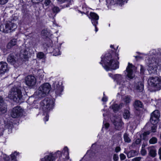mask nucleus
Returning <instances> with one entry per match:
<instances>
[{"label": "nucleus", "mask_w": 161, "mask_h": 161, "mask_svg": "<svg viewBox=\"0 0 161 161\" xmlns=\"http://www.w3.org/2000/svg\"><path fill=\"white\" fill-rule=\"evenodd\" d=\"M118 54H117V60L112 58L110 53L106 54L105 56L101 57V61L100 64L102 65L103 67L107 70L110 69L115 70L119 68V62L117 60L119 59Z\"/></svg>", "instance_id": "1"}, {"label": "nucleus", "mask_w": 161, "mask_h": 161, "mask_svg": "<svg viewBox=\"0 0 161 161\" xmlns=\"http://www.w3.org/2000/svg\"><path fill=\"white\" fill-rule=\"evenodd\" d=\"M22 97L21 89L19 88L16 87L12 88L8 95L9 98L16 103H19Z\"/></svg>", "instance_id": "2"}, {"label": "nucleus", "mask_w": 161, "mask_h": 161, "mask_svg": "<svg viewBox=\"0 0 161 161\" xmlns=\"http://www.w3.org/2000/svg\"><path fill=\"white\" fill-rule=\"evenodd\" d=\"M54 100L48 98H45L40 103L44 113H48L52 110L54 106Z\"/></svg>", "instance_id": "3"}, {"label": "nucleus", "mask_w": 161, "mask_h": 161, "mask_svg": "<svg viewBox=\"0 0 161 161\" xmlns=\"http://www.w3.org/2000/svg\"><path fill=\"white\" fill-rule=\"evenodd\" d=\"M51 86L48 83H46L42 85L39 88L37 95L39 97H45L49 92Z\"/></svg>", "instance_id": "4"}, {"label": "nucleus", "mask_w": 161, "mask_h": 161, "mask_svg": "<svg viewBox=\"0 0 161 161\" xmlns=\"http://www.w3.org/2000/svg\"><path fill=\"white\" fill-rule=\"evenodd\" d=\"M16 28L17 25L14 23L8 22L5 25H1L0 31L3 32L8 33L14 31Z\"/></svg>", "instance_id": "5"}, {"label": "nucleus", "mask_w": 161, "mask_h": 161, "mask_svg": "<svg viewBox=\"0 0 161 161\" xmlns=\"http://www.w3.org/2000/svg\"><path fill=\"white\" fill-rule=\"evenodd\" d=\"M148 85L155 89L156 90L160 89L161 84L160 80L157 77H150L148 80Z\"/></svg>", "instance_id": "6"}, {"label": "nucleus", "mask_w": 161, "mask_h": 161, "mask_svg": "<svg viewBox=\"0 0 161 161\" xmlns=\"http://www.w3.org/2000/svg\"><path fill=\"white\" fill-rule=\"evenodd\" d=\"M111 121L113 123L115 128L118 130L121 129L123 123L121 121V117L120 115H114L111 118Z\"/></svg>", "instance_id": "7"}, {"label": "nucleus", "mask_w": 161, "mask_h": 161, "mask_svg": "<svg viewBox=\"0 0 161 161\" xmlns=\"http://www.w3.org/2000/svg\"><path fill=\"white\" fill-rule=\"evenodd\" d=\"M23 110L20 106H17L14 107L11 113L12 118H16L19 117L22 114Z\"/></svg>", "instance_id": "8"}, {"label": "nucleus", "mask_w": 161, "mask_h": 161, "mask_svg": "<svg viewBox=\"0 0 161 161\" xmlns=\"http://www.w3.org/2000/svg\"><path fill=\"white\" fill-rule=\"evenodd\" d=\"M113 79L117 82L118 84L119 85V88L121 89L124 87L125 86V84H124L125 81L122 75L120 74L114 75Z\"/></svg>", "instance_id": "9"}, {"label": "nucleus", "mask_w": 161, "mask_h": 161, "mask_svg": "<svg viewBox=\"0 0 161 161\" xmlns=\"http://www.w3.org/2000/svg\"><path fill=\"white\" fill-rule=\"evenodd\" d=\"M54 90L57 96H60L63 91L62 84L60 85L58 82H55L53 83Z\"/></svg>", "instance_id": "10"}, {"label": "nucleus", "mask_w": 161, "mask_h": 161, "mask_svg": "<svg viewBox=\"0 0 161 161\" xmlns=\"http://www.w3.org/2000/svg\"><path fill=\"white\" fill-rule=\"evenodd\" d=\"M25 80L26 85L30 86H34L36 83V79L35 77L31 75H29L26 77Z\"/></svg>", "instance_id": "11"}, {"label": "nucleus", "mask_w": 161, "mask_h": 161, "mask_svg": "<svg viewBox=\"0 0 161 161\" xmlns=\"http://www.w3.org/2000/svg\"><path fill=\"white\" fill-rule=\"evenodd\" d=\"M8 65L6 62H0V76H1L5 73L8 71Z\"/></svg>", "instance_id": "12"}, {"label": "nucleus", "mask_w": 161, "mask_h": 161, "mask_svg": "<svg viewBox=\"0 0 161 161\" xmlns=\"http://www.w3.org/2000/svg\"><path fill=\"white\" fill-rule=\"evenodd\" d=\"M7 106L4 103L3 99L0 96V114L5 113L7 110Z\"/></svg>", "instance_id": "13"}, {"label": "nucleus", "mask_w": 161, "mask_h": 161, "mask_svg": "<svg viewBox=\"0 0 161 161\" xmlns=\"http://www.w3.org/2000/svg\"><path fill=\"white\" fill-rule=\"evenodd\" d=\"M132 67L133 65L132 64L129 63L126 69L127 76L130 79H132L134 76L133 72Z\"/></svg>", "instance_id": "14"}, {"label": "nucleus", "mask_w": 161, "mask_h": 161, "mask_svg": "<svg viewBox=\"0 0 161 161\" xmlns=\"http://www.w3.org/2000/svg\"><path fill=\"white\" fill-rule=\"evenodd\" d=\"M89 18L91 19V22L93 25H95V24H98L99 16L96 13L91 12Z\"/></svg>", "instance_id": "15"}, {"label": "nucleus", "mask_w": 161, "mask_h": 161, "mask_svg": "<svg viewBox=\"0 0 161 161\" xmlns=\"http://www.w3.org/2000/svg\"><path fill=\"white\" fill-rule=\"evenodd\" d=\"M148 151V154L151 157L154 158L156 155V150L155 147L152 146L149 147L147 148Z\"/></svg>", "instance_id": "16"}, {"label": "nucleus", "mask_w": 161, "mask_h": 161, "mask_svg": "<svg viewBox=\"0 0 161 161\" xmlns=\"http://www.w3.org/2000/svg\"><path fill=\"white\" fill-rule=\"evenodd\" d=\"M55 158L52 153H50L45 156L42 158L40 161H54Z\"/></svg>", "instance_id": "17"}, {"label": "nucleus", "mask_w": 161, "mask_h": 161, "mask_svg": "<svg viewBox=\"0 0 161 161\" xmlns=\"http://www.w3.org/2000/svg\"><path fill=\"white\" fill-rule=\"evenodd\" d=\"M7 60L8 63L11 64H14L16 61L14 57V53H10L7 58Z\"/></svg>", "instance_id": "18"}, {"label": "nucleus", "mask_w": 161, "mask_h": 161, "mask_svg": "<svg viewBox=\"0 0 161 161\" xmlns=\"http://www.w3.org/2000/svg\"><path fill=\"white\" fill-rule=\"evenodd\" d=\"M124 105V104L123 103H120L119 105L117 104H115L113 105L112 106V107L114 111L116 112L122 108L123 107Z\"/></svg>", "instance_id": "19"}, {"label": "nucleus", "mask_w": 161, "mask_h": 161, "mask_svg": "<svg viewBox=\"0 0 161 161\" xmlns=\"http://www.w3.org/2000/svg\"><path fill=\"white\" fill-rule=\"evenodd\" d=\"M124 153L127 154V157L129 158L135 156L137 152L135 150H132L129 152L125 151Z\"/></svg>", "instance_id": "20"}, {"label": "nucleus", "mask_w": 161, "mask_h": 161, "mask_svg": "<svg viewBox=\"0 0 161 161\" xmlns=\"http://www.w3.org/2000/svg\"><path fill=\"white\" fill-rule=\"evenodd\" d=\"M136 88L138 92H142L144 89V85L142 82H138L136 85Z\"/></svg>", "instance_id": "21"}, {"label": "nucleus", "mask_w": 161, "mask_h": 161, "mask_svg": "<svg viewBox=\"0 0 161 161\" xmlns=\"http://www.w3.org/2000/svg\"><path fill=\"white\" fill-rule=\"evenodd\" d=\"M134 106L136 110H138L139 108H142L143 105L140 101L136 100L134 103Z\"/></svg>", "instance_id": "22"}, {"label": "nucleus", "mask_w": 161, "mask_h": 161, "mask_svg": "<svg viewBox=\"0 0 161 161\" xmlns=\"http://www.w3.org/2000/svg\"><path fill=\"white\" fill-rule=\"evenodd\" d=\"M128 0H112L111 3L112 4H115L116 3L119 4H123V3L125 2H127Z\"/></svg>", "instance_id": "23"}, {"label": "nucleus", "mask_w": 161, "mask_h": 161, "mask_svg": "<svg viewBox=\"0 0 161 161\" xmlns=\"http://www.w3.org/2000/svg\"><path fill=\"white\" fill-rule=\"evenodd\" d=\"M159 120V119H158L154 117L153 116H151L150 119V121L151 123L153 125H156L158 122Z\"/></svg>", "instance_id": "24"}, {"label": "nucleus", "mask_w": 161, "mask_h": 161, "mask_svg": "<svg viewBox=\"0 0 161 161\" xmlns=\"http://www.w3.org/2000/svg\"><path fill=\"white\" fill-rule=\"evenodd\" d=\"M150 133V132L149 131L145 132L142 134L140 135V137L142 139L144 140H148V139L147 137V136Z\"/></svg>", "instance_id": "25"}, {"label": "nucleus", "mask_w": 161, "mask_h": 161, "mask_svg": "<svg viewBox=\"0 0 161 161\" xmlns=\"http://www.w3.org/2000/svg\"><path fill=\"white\" fill-rule=\"evenodd\" d=\"M151 116H153L158 119H159L160 114L158 110H155L153 111L151 114Z\"/></svg>", "instance_id": "26"}, {"label": "nucleus", "mask_w": 161, "mask_h": 161, "mask_svg": "<svg viewBox=\"0 0 161 161\" xmlns=\"http://www.w3.org/2000/svg\"><path fill=\"white\" fill-rule=\"evenodd\" d=\"M20 53L25 58H27V55L28 54V51L26 48H24L20 51Z\"/></svg>", "instance_id": "27"}, {"label": "nucleus", "mask_w": 161, "mask_h": 161, "mask_svg": "<svg viewBox=\"0 0 161 161\" xmlns=\"http://www.w3.org/2000/svg\"><path fill=\"white\" fill-rule=\"evenodd\" d=\"M124 139L125 142L130 143L131 140L129 136V135L127 133H125L124 135Z\"/></svg>", "instance_id": "28"}, {"label": "nucleus", "mask_w": 161, "mask_h": 161, "mask_svg": "<svg viewBox=\"0 0 161 161\" xmlns=\"http://www.w3.org/2000/svg\"><path fill=\"white\" fill-rule=\"evenodd\" d=\"M123 116L125 119H128L130 116V113L128 110H125L123 113Z\"/></svg>", "instance_id": "29"}, {"label": "nucleus", "mask_w": 161, "mask_h": 161, "mask_svg": "<svg viewBox=\"0 0 161 161\" xmlns=\"http://www.w3.org/2000/svg\"><path fill=\"white\" fill-rule=\"evenodd\" d=\"M62 153H64V155L65 156V157H67V159H68L69 152V149L67 147H65Z\"/></svg>", "instance_id": "30"}, {"label": "nucleus", "mask_w": 161, "mask_h": 161, "mask_svg": "<svg viewBox=\"0 0 161 161\" xmlns=\"http://www.w3.org/2000/svg\"><path fill=\"white\" fill-rule=\"evenodd\" d=\"M43 71L41 70H38L37 73V76L40 79H42L44 77Z\"/></svg>", "instance_id": "31"}, {"label": "nucleus", "mask_w": 161, "mask_h": 161, "mask_svg": "<svg viewBox=\"0 0 161 161\" xmlns=\"http://www.w3.org/2000/svg\"><path fill=\"white\" fill-rule=\"evenodd\" d=\"M53 49V50L52 52L53 53L54 56H57L59 55L60 54V53L59 49L58 48L56 47V48Z\"/></svg>", "instance_id": "32"}, {"label": "nucleus", "mask_w": 161, "mask_h": 161, "mask_svg": "<svg viewBox=\"0 0 161 161\" xmlns=\"http://www.w3.org/2000/svg\"><path fill=\"white\" fill-rule=\"evenodd\" d=\"M52 10L53 11V12L54 13H55V15L59 12L60 11V9L58 7L55 6H53L52 8Z\"/></svg>", "instance_id": "33"}, {"label": "nucleus", "mask_w": 161, "mask_h": 161, "mask_svg": "<svg viewBox=\"0 0 161 161\" xmlns=\"http://www.w3.org/2000/svg\"><path fill=\"white\" fill-rule=\"evenodd\" d=\"M131 100V97L129 96H126L124 97V101L125 102L126 104L130 103Z\"/></svg>", "instance_id": "34"}, {"label": "nucleus", "mask_w": 161, "mask_h": 161, "mask_svg": "<svg viewBox=\"0 0 161 161\" xmlns=\"http://www.w3.org/2000/svg\"><path fill=\"white\" fill-rule=\"evenodd\" d=\"M18 154V153L15 151L11 155V158L12 161H15V160L16 159V156Z\"/></svg>", "instance_id": "35"}, {"label": "nucleus", "mask_w": 161, "mask_h": 161, "mask_svg": "<svg viewBox=\"0 0 161 161\" xmlns=\"http://www.w3.org/2000/svg\"><path fill=\"white\" fill-rule=\"evenodd\" d=\"M157 142V139L155 137H153L149 141V142L151 144H154Z\"/></svg>", "instance_id": "36"}, {"label": "nucleus", "mask_w": 161, "mask_h": 161, "mask_svg": "<svg viewBox=\"0 0 161 161\" xmlns=\"http://www.w3.org/2000/svg\"><path fill=\"white\" fill-rule=\"evenodd\" d=\"M44 54L42 52H40L38 53L37 55V58L40 59H42L44 57Z\"/></svg>", "instance_id": "37"}, {"label": "nucleus", "mask_w": 161, "mask_h": 161, "mask_svg": "<svg viewBox=\"0 0 161 161\" xmlns=\"http://www.w3.org/2000/svg\"><path fill=\"white\" fill-rule=\"evenodd\" d=\"M157 128V126L156 125H153L151 127V130L152 132H155L156 131V129Z\"/></svg>", "instance_id": "38"}, {"label": "nucleus", "mask_w": 161, "mask_h": 161, "mask_svg": "<svg viewBox=\"0 0 161 161\" xmlns=\"http://www.w3.org/2000/svg\"><path fill=\"white\" fill-rule=\"evenodd\" d=\"M16 40L15 39H14L11 40L9 42L11 43L12 45L14 46L16 44Z\"/></svg>", "instance_id": "39"}, {"label": "nucleus", "mask_w": 161, "mask_h": 161, "mask_svg": "<svg viewBox=\"0 0 161 161\" xmlns=\"http://www.w3.org/2000/svg\"><path fill=\"white\" fill-rule=\"evenodd\" d=\"M51 3L50 0H45L44 1V3L46 6L49 5Z\"/></svg>", "instance_id": "40"}, {"label": "nucleus", "mask_w": 161, "mask_h": 161, "mask_svg": "<svg viewBox=\"0 0 161 161\" xmlns=\"http://www.w3.org/2000/svg\"><path fill=\"white\" fill-rule=\"evenodd\" d=\"M113 159L114 161H118L119 157L118 154H114L113 155Z\"/></svg>", "instance_id": "41"}, {"label": "nucleus", "mask_w": 161, "mask_h": 161, "mask_svg": "<svg viewBox=\"0 0 161 161\" xmlns=\"http://www.w3.org/2000/svg\"><path fill=\"white\" fill-rule=\"evenodd\" d=\"M108 100L107 97L105 96L104 93H103V97L102 99V101L104 103L106 102Z\"/></svg>", "instance_id": "42"}, {"label": "nucleus", "mask_w": 161, "mask_h": 161, "mask_svg": "<svg viewBox=\"0 0 161 161\" xmlns=\"http://www.w3.org/2000/svg\"><path fill=\"white\" fill-rule=\"evenodd\" d=\"M120 158L121 160H123L126 158V156L123 154L121 153L119 155Z\"/></svg>", "instance_id": "43"}, {"label": "nucleus", "mask_w": 161, "mask_h": 161, "mask_svg": "<svg viewBox=\"0 0 161 161\" xmlns=\"http://www.w3.org/2000/svg\"><path fill=\"white\" fill-rule=\"evenodd\" d=\"M141 159V157H137L133 158L132 161H140Z\"/></svg>", "instance_id": "44"}, {"label": "nucleus", "mask_w": 161, "mask_h": 161, "mask_svg": "<svg viewBox=\"0 0 161 161\" xmlns=\"http://www.w3.org/2000/svg\"><path fill=\"white\" fill-rule=\"evenodd\" d=\"M8 0H0V4L3 5L7 3Z\"/></svg>", "instance_id": "45"}, {"label": "nucleus", "mask_w": 161, "mask_h": 161, "mask_svg": "<svg viewBox=\"0 0 161 161\" xmlns=\"http://www.w3.org/2000/svg\"><path fill=\"white\" fill-rule=\"evenodd\" d=\"M43 0H31L32 2L35 3H38L40 2H42Z\"/></svg>", "instance_id": "46"}, {"label": "nucleus", "mask_w": 161, "mask_h": 161, "mask_svg": "<svg viewBox=\"0 0 161 161\" xmlns=\"http://www.w3.org/2000/svg\"><path fill=\"white\" fill-rule=\"evenodd\" d=\"M141 139L138 138L135 141L137 145H138L141 142Z\"/></svg>", "instance_id": "47"}, {"label": "nucleus", "mask_w": 161, "mask_h": 161, "mask_svg": "<svg viewBox=\"0 0 161 161\" xmlns=\"http://www.w3.org/2000/svg\"><path fill=\"white\" fill-rule=\"evenodd\" d=\"M121 148L120 147H117L115 148V152L117 153L120 151Z\"/></svg>", "instance_id": "48"}, {"label": "nucleus", "mask_w": 161, "mask_h": 161, "mask_svg": "<svg viewBox=\"0 0 161 161\" xmlns=\"http://www.w3.org/2000/svg\"><path fill=\"white\" fill-rule=\"evenodd\" d=\"M50 13V12L49 11H46V13L47 14L48 16L50 18H52V17H53V15H52V14Z\"/></svg>", "instance_id": "49"}, {"label": "nucleus", "mask_w": 161, "mask_h": 161, "mask_svg": "<svg viewBox=\"0 0 161 161\" xmlns=\"http://www.w3.org/2000/svg\"><path fill=\"white\" fill-rule=\"evenodd\" d=\"M13 46L12 45L11 43L9 42L7 45V48L8 49H10Z\"/></svg>", "instance_id": "50"}, {"label": "nucleus", "mask_w": 161, "mask_h": 161, "mask_svg": "<svg viewBox=\"0 0 161 161\" xmlns=\"http://www.w3.org/2000/svg\"><path fill=\"white\" fill-rule=\"evenodd\" d=\"M141 153L142 155H145L147 153V152L144 149H142L141 151Z\"/></svg>", "instance_id": "51"}, {"label": "nucleus", "mask_w": 161, "mask_h": 161, "mask_svg": "<svg viewBox=\"0 0 161 161\" xmlns=\"http://www.w3.org/2000/svg\"><path fill=\"white\" fill-rule=\"evenodd\" d=\"M47 113H46L47 114L46 115L44 118V120L45 121H47L48 120L49 115L47 114Z\"/></svg>", "instance_id": "52"}, {"label": "nucleus", "mask_w": 161, "mask_h": 161, "mask_svg": "<svg viewBox=\"0 0 161 161\" xmlns=\"http://www.w3.org/2000/svg\"><path fill=\"white\" fill-rule=\"evenodd\" d=\"M49 42L50 43V44L49 45L48 44H47V46L48 47H52V45H53V44H52V41H51V40H49Z\"/></svg>", "instance_id": "53"}, {"label": "nucleus", "mask_w": 161, "mask_h": 161, "mask_svg": "<svg viewBox=\"0 0 161 161\" xmlns=\"http://www.w3.org/2000/svg\"><path fill=\"white\" fill-rule=\"evenodd\" d=\"M109 125L108 123L105 124L104 126L106 129H107L109 126Z\"/></svg>", "instance_id": "54"}, {"label": "nucleus", "mask_w": 161, "mask_h": 161, "mask_svg": "<svg viewBox=\"0 0 161 161\" xmlns=\"http://www.w3.org/2000/svg\"><path fill=\"white\" fill-rule=\"evenodd\" d=\"M136 142H133L131 145V147H134L136 146Z\"/></svg>", "instance_id": "55"}, {"label": "nucleus", "mask_w": 161, "mask_h": 161, "mask_svg": "<svg viewBox=\"0 0 161 161\" xmlns=\"http://www.w3.org/2000/svg\"><path fill=\"white\" fill-rule=\"evenodd\" d=\"M97 24H95V25H93L95 26V30L96 32H97L98 31V29L97 27Z\"/></svg>", "instance_id": "56"}, {"label": "nucleus", "mask_w": 161, "mask_h": 161, "mask_svg": "<svg viewBox=\"0 0 161 161\" xmlns=\"http://www.w3.org/2000/svg\"><path fill=\"white\" fill-rule=\"evenodd\" d=\"M108 75L110 77H112L113 79L114 75H113L111 73H109Z\"/></svg>", "instance_id": "57"}, {"label": "nucleus", "mask_w": 161, "mask_h": 161, "mask_svg": "<svg viewBox=\"0 0 161 161\" xmlns=\"http://www.w3.org/2000/svg\"><path fill=\"white\" fill-rule=\"evenodd\" d=\"M158 154H161V147L158 150Z\"/></svg>", "instance_id": "58"}, {"label": "nucleus", "mask_w": 161, "mask_h": 161, "mask_svg": "<svg viewBox=\"0 0 161 161\" xmlns=\"http://www.w3.org/2000/svg\"><path fill=\"white\" fill-rule=\"evenodd\" d=\"M4 159L5 161H6L8 160L9 158H8V157H6V158H5Z\"/></svg>", "instance_id": "59"}, {"label": "nucleus", "mask_w": 161, "mask_h": 161, "mask_svg": "<svg viewBox=\"0 0 161 161\" xmlns=\"http://www.w3.org/2000/svg\"><path fill=\"white\" fill-rule=\"evenodd\" d=\"M47 32V31L45 30H43L42 31V34H43V33H45V32Z\"/></svg>", "instance_id": "60"}, {"label": "nucleus", "mask_w": 161, "mask_h": 161, "mask_svg": "<svg viewBox=\"0 0 161 161\" xmlns=\"http://www.w3.org/2000/svg\"><path fill=\"white\" fill-rule=\"evenodd\" d=\"M143 68L142 67H141V72H143Z\"/></svg>", "instance_id": "61"}, {"label": "nucleus", "mask_w": 161, "mask_h": 161, "mask_svg": "<svg viewBox=\"0 0 161 161\" xmlns=\"http://www.w3.org/2000/svg\"><path fill=\"white\" fill-rule=\"evenodd\" d=\"M135 57L136 59L137 58H141L140 57V56H135Z\"/></svg>", "instance_id": "62"}, {"label": "nucleus", "mask_w": 161, "mask_h": 161, "mask_svg": "<svg viewBox=\"0 0 161 161\" xmlns=\"http://www.w3.org/2000/svg\"><path fill=\"white\" fill-rule=\"evenodd\" d=\"M159 158L161 160V154H159Z\"/></svg>", "instance_id": "63"}, {"label": "nucleus", "mask_w": 161, "mask_h": 161, "mask_svg": "<svg viewBox=\"0 0 161 161\" xmlns=\"http://www.w3.org/2000/svg\"><path fill=\"white\" fill-rule=\"evenodd\" d=\"M110 47L111 48H113L114 46H113V45H110Z\"/></svg>", "instance_id": "64"}]
</instances>
